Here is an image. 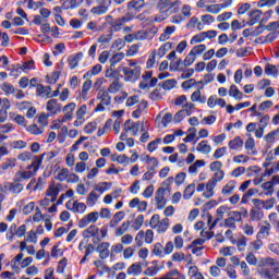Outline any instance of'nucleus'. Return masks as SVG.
I'll list each match as a JSON object with an SVG mask.
<instances>
[{
	"mask_svg": "<svg viewBox=\"0 0 279 279\" xmlns=\"http://www.w3.org/2000/svg\"><path fill=\"white\" fill-rule=\"evenodd\" d=\"M47 154H41L40 156H34V161L28 166V171H19L15 173L14 182H23V180H31V178L40 169L43 160ZM32 170L34 172H32Z\"/></svg>",
	"mask_w": 279,
	"mask_h": 279,
	"instance_id": "nucleus-1",
	"label": "nucleus"
},
{
	"mask_svg": "<svg viewBox=\"0 0 279 279\" xmlns=\"http://www.w3.org/2000/svg\"><path fill=\"white\" fill-rule=\"evenodd\" d=\"M259 274L262 278H275L279 274V262L271 257L264 259V267Z\"/></svg>",
	"mask_w": 279,
	"mask_h": 279,
	"instance_id": "nucleus-2",
	"label": "nucleus"
},
{
	"mask_svg": "<svg viewBox=\"0 0 279 279\" xmlns=\"http://www.w3.org/2000/svg\"><path fill=\"white\" fill-rule=\"evenodd\" d=\"M169 182H173V178H168L167 181L162 182L161 187H159L155 193V202L157 204L158 210H162V208L167 206L165 193L169 190Z\"/></svg>",
	"mask_w": 279,
	"mask_h": 279,
	"instance_id": "nucleus-3",
	"label": "nucleus"
},
{
	"mask_svg": "<svg viewBox=\"0 0 279 279\" xmlns=\"http://www.w3.org/2000/svg\"><path fill=\"white\" fill-rule=\"evenodd\" d=\"M122 71L128 82H136L141 77V66H135V69L123 68Z\"/></svg>",
	"mask_w": 279,
	"mask_h": 279,
	"instance_id": "nucleus-4",
	"label": "nucleus"
},
{
	"mask_svg": "<svg viewBox=\"0 0 279 279\" xmlns=\"http://www.w3.org/2000/svg\"><path fill=\"white\" fill-rule=\"evenodd\" d=\"M112 3V0H99L98 7L92 8L90 12L92 14H97L98 16H101L102 14H106Z\"/></svg>",
	"mask_w": 279,
	"mask_h": 279,
	"instance_id": "nucleus-5",
	"label": "nucleus"
},
{
	"mask_svg": "<svg viewBox=\"0 0 279 279\" xmlns=\"http://www.w3.org/2000/svg\"><path fill=\"white\" fill-rule=\"evenodd\" d=\"M138 130H141V122H133L132 120L125 121L124 132H132L133 136H137Z\"/></svg>",
	"mask_w": 279,
	"mask_h": 279,
	"instance_id": "nucleus-6",
	"label": "nucleus"
},
{
	"mask_svg": "<svg viewBox=\"0 0 279 279\" xmlns=\"http://www.w3.org/2000/svg\"><path fill=\"white\" fill-rule=\"evenodd\" d=\"M4 189L7 191H10V193L19 195V193H22L24 186L21 182H14V179H13V182L4 183Z\"/></svg>",
	"mask_w": 279,
	"mask_h": 279,
	"instance_id": "nucleus-7",
	"label": "nucleus"
},
{
	"mask_svg": "<svg viewBox=\"0 0 279 279\" xmlns=\"http://www.w3.org/2000/svg\"><path fill=\"white\" fill-rule=\"evenodd\" d=\"M173 4H171V0H159L157 3V8L160 11V13L163 15L161 21H165V16H169V7L171 8Z\"/></svg>",
	"mask_w": 279,
	"mask_h": 279,
	"instance_id": "nucleus-8",
	"label": "nucleus"
},
{
	"mask_svg": "<svg viewBox=\"0 0 279 279\" xmlns=\"http://www.w3.org/2000/svg\"><path fill=\"white\" fill-rule=\"evenodd\" d=\"M108 247H110V242H102L97 246L96 252L99 253V258H101V260H105V258L110 256V251H108Z\"/></svg>",
	"mask_w": 279,
	"mask_h": 279,
	"instance_id": "nucleus-9",
	"label": "nucleus"
},
{
	"mask_svg": "<svg viewBox=\"0 0 279 279\" xmlns=\"http://www.w3.org/2000/svg\"><path fill=\"white\" fill-rule=\"evenodd\" d=\"M97 99H99L100 104L105 106H110V104H112V97H110L108 90L100 89L98 92Z\"/></svg>",
	"mask_w": 279,
	"mask_h": 279,
	"instance_id": "nucleus-10",
	"label": "nucleus"
},
{
	"mask_svg": "<svg viewBox=\"0 0 279 279\" xmlns=\"http://www.w3.org/2000/svg\"><path fill=\"white\" fill-rule=\"evenodd\" d=\"M156 34H158V28L156 26H153L146 31H140V40H147V38H151V36H156Z\"/></svg>",
	"mask_w": 279,
	"mask_h": 279,
	"instance_id": "nucleus-11",
	"label": "nucleus"
},
{
	"mask_svg": "<svg viewBox=\"0 0 279 279\" xmlns=\"http://www.w3.org/2000/svg\"><path fill=\"white\" fill-rule=\"evenodd\" d=\"M37 95L39 97H46L47 99H51V86H44L43 84H38Z\"/></svg>",
	"mask_w": 279,
	"mask_h": 279,
	"instance_id": "nucleus-12",
	"label": "nucleus"
},
{
	"mask_svg": "<svg viewBox=\"0 0 279 279\" xmlns=\"http://www.w3.org/2000/svg\"><path fill=\"white\" fill-rule=\"evenodd\" d=\"M97 234H99V227L96 225H92L83 231L84 239H90V236H97Z\"/></svg>",
	"mask_w": 279,
	"mask_h": 279,
	"instance_id": "nucleus-13",
	"label": "nucleus"
},
{
	"mask_svg": "<svg viewBox=\"0 0 279 279\" xmlns=\"http://www.w3.org/2000/svg\"><path fill=\"white\" fill-rule=\"evenodd\" d=\"M123 88V83H121L120 78L112 80L109 87L108 93L114 95V93H119Z\"/></svg>",
	"mask_w": 279,
	"mask_h": 279,
	"instance_id": "nucleus-14",
	"label": "nucleus"
},
{
	"mask_svg": "<svg viewBox=\"0 0 279 279\" xmlns=\"http://www.w3.org/2000/svg\"><path fill=\"white\" fill-rule=\"evenodd\" d=\"M262 15H263V11H260V10H254V11H252V12L250 13L251 19H250V21L247 22V25H248L250 27L256 25V23H258V21H259V19H260Z\"/></svg>",
	"mask_w": 279,
	"mask_h": 279,
	"instance_id": "nucleus-15",
	"label": "nucleus"
},
{
	"mask_svg": "<svg viewBox=\"0 0 279 279\" xmlns=\"http://www.w3.org/2000/svg\"><path fill=\"white\" fill-rule=\"evenodd\" d=\"M143 272V266L141 265V263H134L132 264L128 270L126 274H129V276H138Z\"/></svg>",
	"mask_w": 279,
	"mask_h": 279,
	"instance_id": "nucleus-16",
	"label": "nucleus"
},
{
	"mask_svg": "<svg viewBox=\"0 0 279 279\" xmlns=\"http://www.w3.org/2000/svg\"><path fill=\"white\" fill-rule=\"evenodd\" d=\"M174 32H175V26H167L163 33L159 37L160 43H167V40L171 38V34H173Z\"/></svg>",
	"mask_w": 279,
	"mask_h": 279,
	"instance_id": "nucleus-17",
	"label": "nucleus"
},
{
	"mask_svg": "<svg viewBox=\"0 0 279 279\" xmlns=\"http://www.w3.org/2000/svg\"><path fill=\"white\" fill-rule=\"evenodd\" d=\"M229 96L240 101V99H243V92H241L236 85H231L229 89Z\"/></svg>",
	"mask_w": 279,
	"mask_h": 279,
	"instance_id": "nucleus-18",
	"label": "nucleus"
},
{
	"mask_svg": "<svg viewBox=\"0 0 279 279\" xmlns=\"http://www.w3.org/2000/svg\"><path fill=\"white\" fill-rule=\"evenodd\" d=\"M236 189V181H229L223 187H222V195H232V192Z\"/></svg>",
	"mask_w": 279,
	"mask_h": 279,
	"instance_id": "nucleus-19",
	"label": "nucleus"
},
{
	"mask_svg": "<svg viewBox=\"0 0 279 279\" xmlns=\"http://www.w3.org/2000/svg\"><path fill=\"white\" fill-rule=\"evenodd\" d=\"M170 49H173V43H165L157 52V56H159V58H165V56L167 54V51H170Z\"/></svg>",
	"mask_w": 279,
	"mask_h": 279,
	"instance_id": "nucleus-20",
	"label": "nucleus"
},
{
	"mask_svg": "<svg viewBox=\"0 0 279 279\" xmlns=\"http://www.w3.org/2000/svg\"><path fill=\"white\" fill-rule=\"evenodd\" d=\"M110 23V28L112 29V32H121V29L123 28L124 22L121 20V17L116 19L113 22H109Z\"/></svg>",
	"mask_w": 279,
	"mask_h": 279,
	"instance_id": "nucleus-21",
	"label": "nucleus"
},
{
	"mask_svg": "<svg viewBox=\"0 0 279 279\" xmlns=\"http://www.w3.org/2000/svg\"><path fill=\"white\" fill-rule=\"evenodd\" d=\"M196 149L198 151H201V154H210V151H213V147H210V145H208V141H202Z\"/></svg>",
	"mask_w": 279,
	"mask_h": 279,
	"instance_id": "nucleus-22",
	"label": "nucleus"
},
{
	"mask_svg": "<svg viewBox=\"0 0 279 279\" xmlns=\"http://www.w3.org/2000/svg\"><path fill=\"white\" fill-rule=\"evenodd\" d=\"M145 8V0H132L128 3V10H141Z\"/></svg>",
	"mask_w": 279,
	"mask_h": 279,
	"instance_id": "nucleus-23",
	"label": "nucleus"
},
{
	"mask_svg": "<svg viewBox=\"0 0 279 279\" xmlns=\"http://www.w3.org/2000/svg\"><path fill=\"white\" fill-rule=\"evenodd\" d=\"M265 217V214H263V210L260 208H253L251 209V220L252 221H260Z\"/></svg>",
	"mask_w": 279,
	"mask_h": 279,
	"instance_id": "nucleus-24",
	"label": "nucleus"
},
{
	"mask_svg": "<svg viewBox=\"0 0 279 279\" xmlns=\"http://www.w3.org/2000/svg\"><path fill=\"white\" fill-rule=\"evenodd\" d=\"M84 58L83 52H77L71 60H70V69L73 71V69H77V64H80V61Z\"/></svg>",
	"mask_w": 279,
	"mask_h": 279,
	"instance_id": "nucleus-25",
	"label": "nucleus"
},
{
	"mask_svg": "<svg viewBox=\"0 0 279 279\" xmlns=\"http://www.w3.org/2000/svg\"><path fill=\"white\" fill-rule=\"evenodd\" d=\"M168 228H169V218H163L159 220V225L157 226L158 234H162L163 232H167Z\"/></svg>",
	"mask_w": 279,
	"mask_h": 279,
	"instance_id": "nucleus-26",
	"label": "nucleus"
},
{
	"mask_svg": "<svg viewBox=\"0 0 279 279\" xmlns=\"http://www.w3.org/2000/svg\"><path fill=\"white\" fill-rule=\"evenodd\" d=\"M90 88H93V81L90 80L85 81L82 87V93H81V97L83 99H86V97H88V90H90Z\"/></svg>",
	"mask_w": 279,
	"mask_h": 279,
	"instance_id": "nucleus-27",
	"label": "nucleus"
},
{
	"mask_svg": "<svg viewBox=\"0 0 279 279\" xmlns=\"http://www.w3.org/2000/svg\"><path fill=\"white\" fill-rule=\"evenodd\" d=\"M229 147L231 149H241V147H243V140L241 138V136H236L233 140H231L229 142Z\"/></svg>",
	"mask_w": 279,
	"mask_h": 279,
	"instance_id": "nucleus-28",
	"label": "nucleus"
},
{
	"mask_svg": "<svg viewBox=\"0 0 279 279\" xmlns=\"http://www.w3.org/2000/svg\"><path fill=\"white\" fill-rule=\"evenodd\" d=\"M195 193V183L187 185L183 192V199H191Z\"/></svg>",
	"mask_w": 279,
	"mask_h": 279,
	"instance_id": "nucleus-29",
	"label": "nucleus"
},
{
	"mask_svg": "<svg viewBox=\"0 0 279 279\" xmlns=\"http://www.w3.org/2000/svg\"><path fill=\"white\" fill-rule=\"evenodd\" d=\"M123 58H125V53L123 52H117L116 54H113L110 59L111 69H113L114 65L119 64V62H121Z\"/></svg>",
	"mask_w": 279,
	"mask_h": 279,
	"instance_id": "nucleus-30",
	"label": "nucleus"
},
{
	"mask_svg": "<svg viewBox=\"0 0 279 279\" xmlns=\"http://www.w3.org/2000/svg\"><path fill=\"white\" fill-rule=\"evenodd\" d=\"M197 84H204V81H195V78H190L185 82L182 83V88L184 90H189V88H193V86L197 85Z\"/></svg>",
	"mask_w": 279,
	"mask_h": 279,
	"instance_id": "nucleus-31",
	"label": "nucleus"
},
{
	"mask_svg": "<svg viewBox=\"0 0 279 279\" xmlns=\"http://www.w3.org/2000/svg\"><path fill=\"white\" fill-rule=\"evenodd\" d=\"M265 73L266 75H274V77H276L279 75V70L276 65L267 63L265 66Z\"/></svg>",
	"mask_w": 279,
	"mask_h": 279,
	"instance_id": "nucleus-32",
	"label": "nucleus"
},
{
	"mask_svg": "<svg viewBox=\"0 0 279 279\" xmlns=\"http://www.w3.org/2000/svg\"><path fill=\"white\" fill-rule=\"evenodd\" d=\"M270 230H271V225L269 223H267V226L262 227L259 232L257 233V239H267Z\"/></svg>",
	"mask_w": 279,
	"mask_h": 279,
	"instance_id": "nucleus-33",
	"label": "nucleus"
},
{
	"mask_svg": "<svg viewBox=\"0 0 279 279\" xmlns=\"http://www.w3.org/2000/svg\"><path fill=\"white\" fill-rule=\"evenodd\" d=\"M14 167H16V159L9 158L2 163L1 169L2 171H8V169H14Z\"/></svg>",
	"mask_w": 279,
	"mask_h": 279,
	"instance_id": "nucleus-34",
	"label": "nucleus"
},
{
	"mask_svg": "<svg viewBox=\"0 0 279 279\" xmlns=\"http://www.w3.org/2000/svg\"><path fill=\"white\" fill-rule=\"evenodd\" d=\"M262 189L264 191H267V192H265V195H268V196L274 195V181H267V182L263 183Z\"/></svg>",
	"mask_w": 279,
	"mask_h": 279,
	"instance_id": "nucleus-35",
	"label": "nucleus"
},
{
	"mask_svg": "<svg viewBox=\"0 0 279 279\" xmlns=\"http://www.w3.org/2000/svg\"><path fill=\"white\" fill-rule=\"evenodd\" d=\"M130 228V220L124 221L117 230H116V236H123V233L129 230Z\"/></svg>",
	"mask_w": 279,
	"mask_h": 279,
	"instance_id": "nucleus-36",
	"label": "nucleus"
},
{
	"mask_svg": "<svg viewBox=\"0 0 279 279\" xmlns=\"http://www.w3.org/2000/svg\"><path fill=\"white\" fill-rule=\"evenodd\" d=\"M1 89L3 90V93H5V95H14V85L10 84L8 82H4L1 86Z\"/></svg>",
	"mask_w": 279,
	"mask_h": 279,
	"instance_id": "nucleus-37",
	"label": "nucleus"
},
{
	"mask_svg": "<svg viewBox=\"0 0 279 279\" xmlns=\"http://www.w3.org/2000/svg\"><path fill=\"white\" fill-rule=\"evenodd\" d=\"M160 143H162V138L158 137L155 141H151L148 145H147V149L148 151H156V149H158V145H160Z\"/></svg>",
	"mask_w": 279,
	"mask_h": 279,
	"instance_id": "nucleus-38",
	"label": "nucleus"
},
{
	"mask_svg": "<svg viewBox=\"0 0 279 279\" xmlns=\"http://www.w3.org/2000/svg\"><path fill=\"white\" fill-rule=\"evenodd\" d=\"M223 10V7L221 4H211L206 8V12H210L211 14H219Z\"/></svg>",
	"mask_w": 279,
	"mask_h": 279,
	"instance_id": "nucleus-39",
	"label": "nucleus"
},
{
	"mask_svg": "<svg viewBox=\"0 0 279 279\" xmlns=\"http://www.w3.org/2000/svg\"><path fill=\"white\" fill-rule=\"evenodd\" d=\"M206 39V34L203 32V33H199L197 35H195L191 41H190V45H195L197 43H204V40Z\"/></svg>",
	"mask_w": 279,
	"mask_h": 279,
	"instance_id": "nucleus-40",
	"label": "nucleus"
},
{
	"mask_svg": "<svg viewBox=\"0 0 279 279\" xmlns=\"http://www.w3.org/2000/svg\"><path fill=\"white\" fill-rule=\"evenodd\" d=\"M98 199L99 196L97 195V193H95V191H92L87 196V204H89V206H95Z\"/></svg>",
	"mask_w": 279,
	"mask_h": 279,
	"instance_id": "nucleus-41",
	"label": "nucleus"
},
{
	"mask_svg": "<svg viewBox=\"0 0 279 279\" xmlns=\"http://www.w3.org/2000/svg\"><path fill=\"white\" fill-rule=\"evenodd\" d=\"M226 151H228V147L223 146L215 150L214 158L215 160H219V158H223L226 155Z\"/></svg>",
	"mask_w": 279,
	"mask_h": 279,
	"instance_id": "nucleus-42",
	"label": "nucleus"
},
{
	"mask_svg": "<svg viewBox=\"0 0 279 279\" xmlns=\"http://www.w3.org/2000/svg\"><path fill=\"white\" fill-rule=\"evenodd\" d=\"M69 169L68 168H63L57 175V180H59V182H64V180L69 179Z\"/></svg>",
	"mask_w": 279,
	"mask_h": 279,
	"instance_id": "nucleus-43",
	"label": "nucleus"
},
{
	"mask_svg": "<svg viewBox=\"0 0 279 279\" xmlns=\"http://www.w3.org/2000/svg\"><path fill=\"white\" fill-rule=\"evenodd\" d=\"M108 32H109V34L101 35L98 38V43H101V45H106V43H110L112 40V29H109Z\"/></svg>",
	"mask_w": 279,
	"mask_h": 279,
	"instance_id": "nucleus-44",
	"label": "nucleus"
},
{
	"mask_svg": "<svg viewBox=\"0 0 279 279\" xmlns=\"http://www.w3.org/2000/svg\"><path fill=\"white\" fill-rule=\"evenodd\" d=\"M195 54L190 51V53L185 57L184 61H183V64L184 66H191V64H193V62H195Z\"/></svg>",
	"mask_w": 279,
	"mask_h": 279,
	"instance_id": "nucleus-45",
	"label": "nucleus"
},
{
	"mask_svg": "<svg viewBox=\"0 0 279 279\" xmlns=\"http://www.w3.org/2000/svg\"><path fill=\"white\" fill-rule=\"evenodd\" d=\"M28 132H31V134H35V136H38L39 134H43L44 129L38 128V124H33L28 126Z\"/></svg>",
	"mask_w": 279,
	"mask_h": 279,
	"instance_id": "nucleus-46",
	"label": "nucleus"
},
{
	"mask_svg": "<svg viewBox=\"0 0 279 279\" xmlns=\"http://www.w3.org/2000/svg\"><path fill=\"white\" fill-rule=\"evenodd\" d=\"M177 84H178V82H175V80H167L163 82L162 88L165 90H171V88H175Z\"/></svg>",
	"mask_w": 279,
	"mask_h": 279,
	"instance_id": "nucleus-47",
	"label": "nucleus"
},
{
	"mask_svg": "<svg viewBox=\"0 0 279 279\" xmlns=\"http://www.w3.org/2000/svg\"><path fill=\"white\" fill-rule=\"evenodd\" d=\"M105 77H110L112 80H119V72L117 70H113L111 66L109 70H107Z\"/></svg>",
	"mask_w": 279,
	"mask_h": 279,
	"instance_id": "nucleus-48",
	"label": "nucleus"
},
{
	"mask_svg": "<svg viewBox=\"0 0 279 279\" xmlns=\"http://www.w3.org/2000/svg\"><path fill=\"white\" fill-rule=\"evenodd\" d=\"M159 223H160V215L155 214L149 221V226L150 228L156 229L158 228Z\"/></svg>",
	"mask_w": 279,
	"mask_h": 279,
	"instance_id": "nucleus-49",
	"label": "nucleus"
},
{
	"mask_svg": "<svg viewBox=\"0 0 279 279\" xmlns=\"http://www.w3.org/2000/svg\"><path fill=\"white\" fill-rule=\"evenodd\" d=\"M13 129H14V125L12 123L2 124L0 125V133L10 134V132H12Z\"/></svg>",
	"mask_w": 279,
	"mask_h": 279,
	"instance_id": "nucleus-50",
	"label": "nucleus"
},
{
	"mask_svg": "<svg viewBox=\"0 0 279 279\" xmlns=\"http://www.w3.org/2000/svg\"><path fill=\"white\" fill-rule=\"evenodd\" d=\"M11 147H13V149H25V147H27V142L14 141L12 142Z\"/></svg>",
	"mask_w": 279,
	"mask_h": 279,
	"instance_id": "nucleus-51",
	"label": "nucleus"
},
{
	"mask_svg": "<svg viewBox=\"0 0 279 279\" xmlns=\"http://www.w3.org/2000/svg\"><path fill=\"white\" fill-rule=\"evenodd\" d=\"M204 51H206V45H198V46H195L194 48H192L191 52L194 54V56H199L201 53H204Z\"/></svg>",
	"mask_w": 279,
	"mask_h": 279,
	"instance_id": "nucleus-52",
	"label": "nucleus"
},
{
	"mask_svg": "<svg viewBox=\"0 0 279 279\" xmlns=\"http://www.w3.org/2000/svg\"><path fill=\"white\" fill-rule=\"evenodd\" d=\"M74 213H84L86 210V204L77 203V201L73 204Z\"/></svg>",
	"mask_w": 279,
	"mask_h": 279,
	"instance_id": "nucleus-53",
	"label": "nucleus"
},
{
	"mask_svg": "<svg viewBox=\"0 0 279 279\" xmlns=\"http://www.w3.org/2000/svg\"><path fill=\"white\" fill-rule=\"evenodd\" d=\"M97 130V122H89L85 129L84 132L85 134H93Z\"/></svg>",
	"mask_w": 279,
	"mask_h": 279,
	"instance_id": "nucleus-54",
	"label": "nucleus"
},
{
	"mask_svg": "<svg viewBox=\"0 0 279 279\" xmlns=\"http://www.w3.org/2000/svg\"><path fill=\"white\" fill-rule=\"evenodd\" d=\"M145 239V231H140L135 236L137 247H143V240Z\"/></svg>",
	"mask_w": 279,
	"mask_h": 279,
	"instance_id": "nucleus-55",
	"label": "nucleus"
},
{
	"mask_svg": "<svg viewBox=\"0 0 279 279\" xmlns=\"http://www.w3.org/2000/svg\"><path fill=\"white\" fill-rule=\"evenodd\" d=\"M15 234H16V223H13L11 225L9 232L7 233L8 241H13Z\"/></svg>",
	"mask_w": 279,
	"mask_h": 279,
	"instance_id": "nucleus-56",
	"label": "nucleus"
},
{
	"mask_svg": "<svg viewBox=\"0 0 279 279\" xmlns=\"http://www.w3.org/2000/svg\"><path fill=\"white\" fill-rule=\"evenodd\" d=\"M144 221H145V216L143 215L137 216V219H135V222H134V230H141Z\"/></svg>",
	"mask_w": 279,
	"mask_h": 279,
	"instance_id": "nucleus-57",
	"label": "nucleus"
},
{
	"mask_svg": "<svg viewBox=\"0 0 279 279\" xmlns=\"http://www.w3.org/2000/svg\"><path fill=\"white\" fill-rule=\"evenodd\" d=\"M133 242H134V238L132 236V234H124L121 238L122 245H132Z\"/></svg>",
	"mask_w": 279,
	"mask_h": 279,
	"instance_id": "nucleus-58",
	"label": "nucleus"
},
{
	"mask_svg": "<svg viewBox=\"0 0 279 279\" xmlns=\"http://www.w3.org/2000/svg\"><path fill=\"white\" fill-rule=\"evenodd\" d=\"M184 117H186V113L184 110H180L178 111L174 117H173V121L174 123H180L181 121L184 120Z\"/></svg>",
	"mask_w": 279,
	"mask_h": 279,
	"instance_id": "nucleus-59",
	"label": "nucleus"
},
{
	"mask_svg": "<svg viewBox=\"0 0 279 279\" xmlns=\"http://www.w3.org/2000/svg\"><path fill=\"white\" fill-rule=\"evenodd\" d=\"M221 167H223V163L221 161H219V160L213 161L209 165L210 171H221Z\"/></svg>",
	"mask_w": 279,
	"mask_h": 279,
	"instance_id": "nucleus-60",
	"label": "nucleus"
},
{
	"mask_svg": "<svg viewBox=\"0 0 279 279\" xmlns=\"http://www.w3.org/2000/svg\"><path fill=\"white\" fill-rule=\"evenodd\" d=\"M48 119H49V116L47 113L45 112L40 113L38 117L39 125H41L43 128H46Z\"/></svg>",
	"mask_w": 279,
	"mask_h": 279,
	"instance_id": "nucleus-61",
	"label": "nucleus"
},
{
	"mask_svg": "<svg viewBox=\"0 0 279 279\" xmlns=\"http://www.w3.org/2000/svg\"><path fill=\"white\" fill-rule=\"evenodd\" d=\"M229 217L232 218L233 221L241 222L243 221V218L241 217L240 211H230Z\"/></svg>",
	"mask_w": 279,
	"mask_h": 279,
	"instance_id": "nucleus-62",
	"label": "nucleus"
},
{
	"mask_svg": "<svg viewBox=\"0 0 279 279\" xmlns=\"http://www.w3.org/2000/svg\"><path fill=\"white\" fill-rule=\"evenodd\" d=\"M265 29L267 32H276V29H279V21L269 23L265 26Z\"/></svg>",
	"mask_w": 279,
	"mask_h": 279,
	"instance_id": "nucleus-63",
	"label": "nucleus"
},
{
	"mask_svg": "<svg viewBox=\"0 0 279 279\" xmlns=\"http://www.w3.org/2000/svg\"><path fill=\"white\" fill-rule=\"evenodd\" d=\"M151 195H154V185H148L145 191L143 192V196L146 199H149V197H151Z\"/></svg>",
	"mask_w": 279,
	"mask_h": 279,
	"instance_id": "nucleus-64",
	"label": "nucleus"
}]
</instances>
